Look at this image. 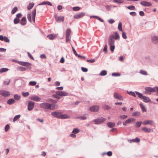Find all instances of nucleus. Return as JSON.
<instances>
[{"label":"nucleus","mask_w":158,"mask_h":158,"mask_svg":"<svg viewBox=\"0 0 158 158\" xmlns=\"http://www.w3.org/2000/svg\"><path fill=\"white\" fill-rule=\"evenodd\" d=\"M14 97L15 100H19L20 98V96L17 94L15 95H14Z\"/></svg>","instance_id":"obj_47"},{"label":"nucleus","mask_w":158,"mask_h":158,"mask_svg":"<svg viewBox=\"0 0 158 158\" xmlns=\"http://www.w3.org/2000/svg\"><path fill=\"white\" fill-rule=\"evenodd\" d=\"M56 37L57 35L54 34H50L47 35V37L50 40H53L55 38H56Z\"/></svg>","instance_id":"obj_21"},{"label":"nucleus","mask_w":158,"mask_h":158,"mask_svg":"<svg viewBox=\"0 0 158 158\" xmlns=\"http://www.w3.org/2000/svg\"><path fill=\"white\" fill-rule=\"evenodd\" d=\"M56 93L59 96H65L68 95V93L65 91H59L56 92Z\"/></svg>","instance_id":"obj_10"},{"label":"nucleus","mask_w":158,"mask_h":158,"mask_svg":"<svg viewBox=\"0 0 158 158\" xmlns=\"http://www.w3.org/2000/svg\"><path fill=\"white\" fill-rule=\"evenodd\" d=\"M37 82L35 81H31L29 83V85H30L34 86L36 85Z\"/></svg>","instance_id":"obj_40"},{"label":"nucleus","mask_w":158,"mask_h":158,"mask_svg":"<svg viewBox=\"0 0 158 158\" xmlns=\"http://www.w3.org/2000/svg\"><path fill=\"white\" fill-rule=\"evenodd\" d=\"M118 28L119 31H123L122 28V24L121 22H119L118 26Z\"/></svg>","instance_id":"obj_31"},{"label":"nucleus","mask_w":158,"mask_h":158,"mask_svg":"<svg viewBox=\"0 0 158 158\" xmlns=\"http://www.w3.org/2000/svg\"><path fill=\"white\" fill-rule=\"evenodd\" d=\"M36 9H35L33 10V11L32 12V18L33 20V21L35 22V16L36 15Z\"/></svg>","instance_id":"obj_20"},{"label":"nucleus","mask_w":158,"mask_h":158,"mask_svg":"<svg viewBox=\"0 0 158 158\" xmlns=\"http://www.w3.org/2000/svg\"><path fill=\"white\" fill-rule=\"evenodd\" d=\"M57 107L58 106L56 105L50 104V109L54 110L55 109L57 108Z\"/></svg>","instance_id":"obj_26"},{"label":"nucleus","mask_w":158,"mask_h":158,"mask_svg":"<svg viewBox=\"0 0 158 158\" xmlns=\"http://www.w3.org/2000/svg\"><path fill=\"white\" fill-rule=\"evenodd\" d=\"M51 115L53 116L60 119H66L69 118L67 115L62 114L61 112L58 111L53 112L51 113Z\"/></svg>","instance_id":"obj_1"},{"label":"nucleus","mask_w":158,"mask_h":158,"mask_svg":"<svg viewBox=\"0 0 158 158\" xmlns=\"http://www.w3.org/2000/svg\"><path fill=\"white\" fill-rule=\"evenodd\" d=\"M91 17H93L95 18H96V19H98V20H99L101 22H103L104 21L102 19H101L98 16H91Z\"/></svg>","instance_id":"obj_41"},{"label":"nucleus","mask_w":158,"mask_h":158,"mask_svg":"<svg viewBox=\"0 0 158 158\" xmlns=\"http://www.w3.org/2000/svg\"><path fill=\"white\" fill-rule=\"evenodd\" d=\"M128 93L129 94L131 95L132 96H134V97H136V95H135V94L134 92H132L131 91V92H128Z\"/></svg>","instance_id":"obj_51"},{"label":"nucleus","mask_w":158,"mask_h":158,"mask_svg":"<svg viewBox=\"0 0 158 158\" xmlns=\"http://www.w3.org/2000/svg\"><path fill=\"white\" fill-rule=\"evenodd\" d=\"M79 132V130L77 128H74L73 129L72 132L74 134H77Z\"/></svg>","instance_id":"obj_42"},{"label":"nucleus","mask_w":158,"mask_h":158,"mask_svg":"<svg viewBox=\"0 0 158 158\" xmlns=\"http://www.w3.org/2000/svg\"><path fill=\"white\" fill-rule=\"evenodd\" d=\"M145 89L147 91L150 92H153L156 91V90L158 92V87H154L152 88L150 87H147L145 88Z\"/></svg>","instance_id":"obj_6"},{"label":"nucleus","mask_w":158,"mask_h":158,"mask_svg":"<svg viewBox=\"0 0 158 158\" xmlns=\"http://www.w3.org/2000/svg\"><path fill=\"white\" fill-rule=\"evenodd\" d=\"M3 40H2V41L4 40L5 42L8 43L10 42V40L8 39V38L6 36L3 37Z\"/></svg>","instance_id":"obj_36"},{"label":"nucleus","mask_w":158,"mask_h":158,"mask_svg":"<svg viewBox=\"0 0 158 158\" xmlns=\"http://www.w3.org/2000/svg\"><path fill=\"white\" fill-rule=\"evenodd\" d=\"M103 108L105 110H109L110 108L108 106L105 105L103 106Z\"/></svg>","instance_id":"obj_63"},{"label":"nucleus","mask_w":158,"mask_h":158,"mask_svg":"<svg viewBox=\"0 0 158 158\" xmlns=\"http://www.w3.org/2000/svg\"><path fill=\"white\" fill-rule=\"evenodd\" d=\"M107 74V73L106 71L104 70L102 71L101 72L100 75L101 76H105V75H106Z\"/></svg>","instance_id":"obj_38"},{"label":"nucleus","mask_w":158,"mask_h":158,"mask_svg":"<svg viewBox=\"0 0 158 158\" xmlns=\"http://www.w3.org/2000/svg\"><path fill=\"white\" fill-rule=\"evenodd\" d=\"M26 18L25 17H23L22 19L21 20V21H20L21 24L23 25H25L26 23Z\"/></svg>","instance_id":"obj_23"},{"label":"nucleus","mask_w":158,"mask_h":158,"mask_svg":"<svg viewBox=\"0 0 158 158\" xmlns=\"http://www.w3.org/2000/svg\"><path fill=\"white\" fill-rule=\"evenodd\" d=\"M58 95H57L56 93V94H53L52 95V97L54 98H56L58 99H60V97L58 96Z\"/></svg>","instance_id":"obj_57"},{"label":"nucleus","mask_w":158,"mask_h":158,"mask_svg":"<svg viewBox=\"0 0 158 158\" xmlns=\"http://www.w3.org/2000/svg\"><path fill=\"white\" fill-rule=\"evenodd\" d=\"M20 22L19 19L15 18L14 20V22L15 24H16L19 23Z\"/></svg>","instance_id":"obj_46"},{"label":"nucleus","mask_w":158,"mask_h":158,"mask_svg":"<svg viewBox=\"0 0 158 158\" xmlns=\"http://www.w3.org/2000/svg\"><path fill=\"white\" fill-rule=\"evenodd\" d=\"M139 105L141 108V110L143 112H146L147 111V110L146 108H145V107L142 104V103H140L139 104Z\"/></svg>","instance_id":"obj_29"},{"label":"nucleus","mask_w":158,"mask_h":158,"mask_svg":"<svg viewBox=\"0 0 158 158\" xmlns=\"http://www.w3.org/2000/svg\"><path fill=\"white\" fill-rule=\"evenodd\" d=\"M153 122L152 120H144L143 122V125H152L153 124Z\"/></svg>","instance_id":"obj_19"},{"label":"nucleus","mask_w":158,"mask_h":158,"mask_svg":"<svg viewBox=\"0 0 158 158\" xmlns=\"http://www.w3.org/2000/svg\"><path fill=\"white\" fill-rule=\"evenodd\" d=\"M134 142H139L140 140L138 137L136 138L135 139H133L131 140Z\"/></svg>","instance_id":"obj_44"},{"label":"nucleus","mask_w":158,"mask_h":158,"mask_svg":"<svg viewBox=\"0 0 158 158\" xmlns=\"http://www.w3.org/2000/svg\"><path fill=\"white\" fill-rule=\"evenodd\" d=\"M10 82V80L8 79L4 82V84L5 85H8L9 84Z\"/></svg>","instance_id":"obj_56"},{"label":"nucleus","mask_w":158,"mask_h":158,"mask_svg":"<svg viewBox=\"0 0 158 158\" xmlns=\"http://www.w3.org/2000/svg\"><path fill=\"white\" fill-rule=\"evenodd\" d=\"M0 94L4 97H6L9 96L10 95V92L5 90L0 91Z\"/></svg>","instance_id":"obj_9"},{"label":"nucleus","mask_w":158,"mask_h":158,"mask_svg":"<svg viewBox=\"0 0 158 158\" xmlns=\"http://www.w3.org/2000/svg\"><path fill=\"white\" fill-rule=\"evenodd\" d=\"M10 128V126L8 124H7L5 127V131L6 132H7Z\"/></svg>","instance_id":"obj_50"},{"label":"nucleus","mask_w":158,"mask_h":158,"mask_svg":"<svg viewBox=\"0 0 158 158\" xmlns=\"http://www.w3.org/2000/svg\"><path fill=\"white\" fill-rule=\"evenodd\" d=\"M85 15V13L84 12H82L80 13L75 15L73 17L75 19H79L82 18Z\"/></svg>","instance_id":"obj_11"},{"label":"nucleus","mask_w":158,"mask_h":158,"mask_svg":"<svg viewBox=\"0 0 158 158\" xmlns=\"http://www.w3.org/2000/svg\"><path fill=\"white\" fill-rule=\"evenodd\" d=\"M113 2L118 3H122L124 2V0H114Z\"/></svg>","instance_id":"obj_34"},{"label":"nucleus","mask_w":158,"mask_h":158,"mask_svg":"<svg viewBox=\"0 0 158 158\" xmlns=\"http://www.w3.org/2000/svg\"><path fill=\"white\" fill-rule=\"evenodd\" d=\"M140 4L143 6H152V4L151 3L145 1L141 2H140Z\"/></svg>","instance_id":"obj_18"},{"label":"nucleus","mask_w":158,"mask_h":158,"mask_svg":"<svg viewBox=\"0 0 158 158\" xmlns=\"http://www.w3.org/2000/svg\"><path fill=\"white\" fill-rule=\"evenodd\" d=\"M106 154L108 156H110L112 155V153L111 151H109L106 153Z\"/></svg>","instance_id":"obj_60"},{"label":"nucleus","mask_w":158,"mask_h":158,"mask_svg":"<svg viewBox=\"0 0 158 158\" xmlns=\"http://www.w3.org/2000/svg\"><path fill=\"white\" fill-rule=\"evenodd\" d=\"M110 36H112V38L114 39L117 40L119 37V34L118 33L116 32H114L112 35Z\"/></svg>","instance_id":"obj_16"},{"label":"nucleus","mask_w":158,"mask_h":158,"mask_svg":"<svg viewBox=\"0 0 158 158\" xmlns=\"http://www.w3.org/2000/svg\"><path fill=\"white\" fill-rule=\"evenodd\" d=\"M127 8L130 10H135V7L134 6L127 7Z\"/></svg>","instance_id":"obj_48"},{"label":"nucleus","mask_w":158,"mask_h":158,"mask_svg":"<svg viewBox=\"0 0 158 158\" xmlns=\"http://www.w3.org/2000/svg\"><path fill=\"white\" fill-rule=\"evenodd\" d=\"M30 99L36 101H39L41 100V98L38 96L34 95L30 97Z\"/></svg>","instance_id":"obj_15"},{"label":"nucleus","mask_w":158,"mask_h":158,"mask_svg":"<svg viewBox=\"0 0 158 158\" xmlns=\"http://www.w3.org/2000/svg\"><path fill=\"white\" fill-rule=\"evenodd\" d=\"M41 107L44 108L49 109L50 108V104L48 103H43L41 104Z\"/></svg>","instance_id":"obj_17"},{"label":"nucleus","mask_w":158,"mask_h":158,"mask_svg":"<svg viewBox=\"0 0 158 158\" xmlns=\"http://www.w3.org/2000/svg\"><path fill=\"white\" fill-rule=\"evenodd\" d=\"M135 93L136 94L138 95L139 98L143 99L144 101L145 102H150V100L148 97L143 96L142 94L139 93L138 92H136Z\"/></svg>","instance_id":"obj_3"},{"label":"nucleus","mask_w":158,"mask_h":158,"mask_svg":"<svg viewBox=\"0 0 158 158\" xmlns=\"http://www.w3.org/2000/svg\"><path fill=\"white\" fill-rule=\"evenodd\" d=\"M112 75L115 77L120 76V74L119 73H113L112 74Z\"/></svg>","instance_id":"obj_55"},{"label":"nucleus","mask_w":158,"mask_h":158,"mask_svg":"<svg viewBox=\"0 0 158 158\" xmlns=\"http://www.w3.org/2000/svg\"><path fill=\"white\" fill-rule=\"evenodd\" d=\"M28 55V56L31 59L33 60H34V58L31 55V54L29 52L27 53Z\"/></svg>","instance_id":"obj_62"},{"label":"nucleus","mask_w":158,"mask_h":158,"mask_svg":"<svg viewBox=\"0 0 158 158\" xmlns=\"http://www.w3.org/2000/svg\"><path fill=\"white\" fill-rule=\"evenodd\" d=\"M140 73L144 75H147V72L143 70H140Z\"/></svg>","instance_id":"obj_49"},{"label":"nucleus","mask_w":158,"mask_h":158,"mask_svg":"<svg viewBox=\"0 0 158 158\" xmlns=\"http://www.w3.org/2000/svg\"><path fill=\"white\" fill-rule=\"evenodd\" d=\"M9 69L6 68H2L0 69V73H2L8 71Z\"/></svg>","instance_id":"obj_30"},{"label":"nucleus","mask_w":158,"mask_h":158,"mask_svg":"<svg viewBox=\"0 0 158 158\" xmlns=\"http://www.w3.org/2000/svg\"><path fill=\"white\" fill-rule=\"evenodd\" d=\"M20 117V115H18L15 116L13 119V121L15 122L17 121L18 119H19Z\"/></svg>","instance_id":"obj_39"},{"label":"nucleus","mask_w":158,"mask_h":158,"mask_svg":"<svg viewBox=\"0 0 158 158\" xmlns=\"http://www.w3.org/2000/svg\"><path fill=\"white\" fill-rule=\"evenodd\" d=\"M27 19L30 22H31V14H28L27 15Z\"/></svg>","instance_id":"obj_45"},{"label":"nucleus","mask_w":158,"mask_h":158,"mask_svg":"<svg viewBox=\"0 0 158 158\" xmlns=\"http://www.w3.org/2000/svg\"><path fill=\"white\" fill-rule=\"evenodd\" d=\"M108 22L111 24L113 23H114V21L113 19H110L108 20Z\"/></svg>","instance_id":"obj_61"},{"label":"nucleus","mask_w":158,"mask_h":158,"mask_svg":"<svg viewBox=\"0 0 158 158\" xmlns=\"http://www.w3.org/2000/svg\"><path fill=\"white\" fill-rule=\"evenodd\" d=\"M34 103L32 102H30L28 105V109L29 110H31L34 107Z\"/></svg>","instance_id":"obj_12"},{"label":"nucleus","mask_w":158,"mask_h":158,"mask_svg":"<svg viewBox=\"0 0 158 158\" xmlns=\"http://www.w3.org/2000/svg\"><path fill=\"white\" fill-rule=\"evenodd\" d=\"M34 6V4L33 3H30L29 5L28 6L27 9L28 10H30Z\"/></svg>","instance_id":"obj_35"},{"label":"nucleus","mask_w":158,"mask_h":158,"mask_svg":"<svg viewBox=\"0 0 158 158\" xmlns=\"http://www.w3.org/2000/svg\"><path fill=\"white\" fill-rule=\"evenodd\" d=\"M135 120V119L131 118L127 120L125 122L123 123V125L124 126H126V124L130 123L131 122H133Z\"/></svg>","instance_id":"obj_14"},{"label":"nucleus","mask_w":158,"mask_h":158,"mask_svg":"<svg viewBox=\"0 0 158 158\" xmlns=\"http://www.w3.org/2000/svg\"><path fill=\"white\" fill-rule=\"evenodd\" d=\"M107 126L110 128H112L114 127L115 123L112 122H108L107 123Z\"/></svg>","instance_id":"obj_24"},{"label":"nucleus","mask_w":158,"mask_h":158,"mask_svg":"<svg viewBox=\"0 0 158 158\" xmlns=\"http://www.w3.org/2000/svg\"><path fill=\"white\" fill-rule=\"evenodd\" d=\"M122 36L123 37L124 39H126L127 38L126 34L124 32H123L122 33Z\"/></svg>","instance_id":"obj_59"},{"label":"nucleus","mask_w":158,"mask_h":158,"mask_svg":"<svg viewBox=\"0 0 158 158\" xmlns=\"http://www.w3.org/2000/svg\"><path fill=\"white\" fill-rule=\"evenodd\" d=\"M73 10L74 11H77L80 10V8L79 7H73Z\"/></svg>","instance_id":"obj_54"},{"label":"nucleus","mask_w":158,"mask_h":158,"mask_svg":"<svg viewBox=\"0 0 158 158\" xmlns=\"http://www.w3.org/2000/svg\"><path fill=\"white\" fill-rule=\"evenodd\" d=\"M29 95V93L28 92H25V93H23V95L24 97H27V96H28Z\"/></svg>","instance_id":"obj_52"},{"label":"nucleus","mask_w":158,"mask_h":158,"mask_svg":"<svg viewBox=\"0 0 158 158\" xmlns=\"http://www.w3.org/2000/svg\"><path fill=\"white\" fill-rule=\"evenodd\" d=\"M71 30L70 28H68L66 31V42H68L70 40L69 36L70 35Z\"/></svg>","instance_id":"obj_4"},{"label":"nucleus","mask_w":158,"mask_h":158,"mask_svg":"<svg viewBox=\"0 0 158 158\" xmlns=\"http://www.w3.org/2000/svg\"><path fill=\"white\" fill-rule=\"evenodd\" d=\"M18 10V8L16 7H15L11 11L12 14H14Z\"/></svg>","instance_id":"obj_32"},{"label":"nucleus","mask_w":158,"mask_h":158,"mask_svg":"<svg viewBox=\"0 0 158 158\" xmlns=\"http://www.w3.org/2000/svg\"><path fill=\"white\" fill-rule=\"evenodd\" d=\"M127 116L125 115H123L120 116L119 118L122 119H124L127 118Z\"/></svg>","instance_id":"obj_43"},{"label":"nucleus","mask_w":158,"mask_h":158,"mask_svg":"<svg viewBox=\"0 0 158 158\" xmlns=\"http://www.w3.org/2000/svg\"><path fill=\"white\" fill-rule=\"evenodd\" d=\"M114 97L115 98L119 100H123V98L121 95L117 93H114Z\"/></svg>","instance_id":"obj_13"},{"label":"nucleus","mask_w":158,"mask_h":158,"mask_svg":"<svg viewBox=\"0 0 158 158\" xmlns=\"http://www.w3.org/2000/svg\"><path fill=\"white\" fill-rule=\"evenodd\" d=\"M140 115V112L139 111H136L132 113V115L134 116H138Z\"/></svg>","instance_id":"obj_33"},{"label":"nucleus","mask_w":158,"mask_h":158,"mask_svg":"<svg viewBox=\"0 0 158 158\" xmlns=\"http://www.w3.org/2000/svg\"><path fill=\"white\" fill-rule=\"evenodd\" d=\"M107 46L106 45H105L103 49V51L106 53L107 52Z\"/></svg>","instance_id":"obj_64"},{"label":"nucleus","mask_w":158,"mask_h":158,"mask_svg":"<svg viewBox=\"0 0 158 158\" xmlns=\"http://www.w3.org/2000/svg\"><path fill=\"white\" fill-rule=\"evenodd\" d=\"M19 70L21 71H24L26 70V69L25 67H19Z\"/></svg>","instance_id":"obj_53"},{"label":"nucleus","mask_w":158,"mask_h":158,"mask_svg":"<svg viewBox=\"0 0 158 158\" xmlns=\"http://www.w3.org/2000/svg\"><path fill=\"white\" fill-rule=\"evenodd\" d=\"M15 102V101L13 99H11L7 101V103L9 105L12 104Z\"/></svg>","instance_id":"obj_28"},{"label":"nucleus","mask_w":158,"mask_h":158,"mask_svg":"<svg viewBox=\"0 0 158 158\" xmlns=\"http://www.w3.org/2000/svg\"><path fill=\"white\" fill-rule=\"evenodd\" d=\"M152 41L154 44H157L158 42V39L157 36H153L152 38Z\"/></svg>","instance_id":"obj_22"},{"label":"nucleus","mask_w":158,"mask_h":158,"mask_svg":"<svg viewBox=\"0 0 158 158\" xmlns=\"http://www.w3.org/2000/svg\"><path fill=\"white\" fill-rule=\"evenodd\" d=\"M47 5L50 6H52L51 3L49 2H44L39 4V5Z\"/></svg>","instance_id":"obj_27"},{"label":"nucleus","mask_w":158,"mask_h":158,"mask_svg":"<svg viewBox=\"0 0 158 158\" xmlns=\"http://www.w3.org/2000/svg\"><path fill=\"white\" fill-rule=\"evenodd\" d=\"M56 21L57 22H63L64 20V17L63 16L55 15Z\"/></svg>","instance_id":"obj_5"},{"label":"nucleus","mask_w":158,"mask_h":158,"mask_svg":"<svg viewBox=\"0 0 158 158\" xmlns=\"http://www.w3.org/2000/svg\"><path fill=\"white\" fill-rule=\"evenodd\" d=\"M108 44L110 47V50L113 52L115 48L114 44V40L112 38V36H109L108 40Z\"/></svg>","instance_id":"obj_2"},{"label":"nucleus","mask_w":158,"mask_h":158,"mask_svg":"<svg viewBox=\"0 0 158 158\" xmlns=\"http://www.w3.org/2000/svg\"><path fill=\"white\" fill-rule=\"evenodd\" d=\"M78 118L81 120H85L86 119V117L83 116H81Z\"/></svg>","instance_id":"obj_58"},{"label":"nucleus","mask_w":158,"mask_h":158,"mask_svg":"<svg viewBox=\"0 0 158 158\" xmlns=\"http://www.w3.org/2000/svg\"><path fill=\"white\" fill-rule=\"evenodd\" d=\"M99 107L98 106L95 105L89 107V110L92 112H97L98 111Z\"/></svg>","instance_id":"obj_7"},{"label":"nucleus","mask_w":158,"mask_h":158,"mask_svg":"<svg viewBox=\"0 0 158 158\" xmlns=\"http://www.w3.org/2000/svg\"><path fill=\"white\" fill-rule=\"evenodd\" d=\"M142 130L148 133L152 131V130L151 129L145 127L142 128Z\"/></svg>","instance_id":"obj_25"},{"label":"nucleus","mask_w":158,"mask_h":158,"mask_svg":"<svg viewBox=\"0 0 158 158\" xmlns=\"http://www.w3.org/2000/svg\"><path fill=\"white\" fill-rule=\"evenodd\" d=\"M106 120V119L103 118H101L97 119L94 120V121L96 124H100L105 121Z\"/></svg>","instance_id":"obj_8"},{"label":"nucleus","mask_w":158,"mask_h":158,"mask_svg":"<svg viewBox=\"0 0 158 158\" xmlns=\"http://www.w3.org/2000/svg\"><path fill=\"white\" fill-rule=\"evenodd\" d=\"M141 123L142 122L140 121L137 122H136L135 126L136 127H139L140 126Z\"/></svg>","instance_id":"obj_37"}]
</instances>
